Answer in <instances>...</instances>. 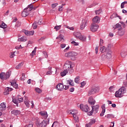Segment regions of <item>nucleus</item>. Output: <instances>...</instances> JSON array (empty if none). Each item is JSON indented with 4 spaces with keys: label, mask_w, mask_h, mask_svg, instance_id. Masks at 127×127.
Listing matches in <instances>:
<instances>
[{
    "label": "nucleus",
    "mask_w": 127,
    "mask_h": 127,
    "mask_svg": "<svg viewBox=\"0 0 127 127\" xmlns=\"http://www.w3.org/2000/svg\"><path fill=\"white\" fill-rule=\"evenodd\" d=\"M63 69H64V71L61 72V76H62V77L66 76L68 72H69L70 74H72L73 72H74V69L72 67V65H71V64H69V62H66L63 66Z\"/></svg>",
    "instance_id": "obj_1"
},
{
    "label": "nucleus",
    "mask_w": 127,
    "mask_h": 127,
    "mask_svg": "<svg viewBox=\"0 0 127 127\" xmlns=\"http://www.w3.org/2000/svg\"><path fill=\"white\" fill-rule=\"evenodd\" d=\"M32 9H35V8L33 7V5L31 3L28 5V6L24 9L23 11L22 12V16L23 17H26V16L29 15V13Z\"/></svg>",
    "instance_id": "obj_2"
},
{
    "label": "nucleus",
    "mask_w": 127,
    "mask_h": 127,
    "mask_svg": "<svg viewBox=\"0 0 127 127\" xmlns=\"http://www.w3.org/2000/svg\"><path fill=\"white\" fill-rule=\"evenodd\" d=\"M126 92L127 88L125 87H122L115 92V97L116 98H122L124 96V94H125Z\"/></svg>",
    "instance_id": "obj_3"
},
{
    "label": "nucleus",
    "mask_w": 127,
    "mask_h": 127,
    "mask_svg": "<svg viewBox=\"0 0 127 127\" xmlns=\"http://www.w3.org/2000/svg\"><path fill=\"white\" fill-rule=\"evenodd\" d=\"M77 55H78V53L75 52H69L64 54L65 57L70 58L73 61L76 60Z\"/></svg>",
    "instance_id": "obj_4"
},
{
    "label": "nucleus",
    "mask_w": 127,
    "mask_h": 127,
    "mask_svg": "<svg viewBox=\"0 0 127 127\" xmlns=\"http://www.w3.org/2000/svg\"><path fill=\"white\" fill-rule=\"evenodd\" d=\"M10 77V73L9 72H1L0 73V79L4 81V80H7Z\"/></svg>",
    "instance_id": "obj_5"
},
{
    "label": "nucleus",
    "mask_w": 127,
    "mask_h": 127,
    "mask_svg": "<svg viewBox=\"0 0 127 127\" xmlns=\"http://www.w3.org/2000/svg\"><path fill=\"white\" fill-rule=\"evenodd\" d=\"M100 91V88L98 87L93 86L90 88L88 91V96H91V95H94L96 93Z\"/></svg>",
    "instance_id": "obj_6"
},
{
    "label": "nucleus",
    "mask_w": 127,
    "mask_h": 127,
    "mask_svg": "<svg viewBox=\"0 0 127 127\" xmlns=\"http://www.w3.org/2000/svg\"><path fill=\"white\" fill-rule=\"evenodd\" d=\"M100 106L99 105L92 106V110L88 113L89 116H93V114H97L98 111H99V108Z\"/></svg>",
    "instance_id": "obj_7"
},
{
    "label": "nucleus",
    "mask_w": 127,
    "mask_h": 127,
    "mask_svg": "<svg viewBox=\"0 0 127 127\" xmlns=\"http://www.w3.org/2000/svg\"><path fill=\"white\" fill-rule=\"evenodd\" d=\"M65 87L64 88V84H62V83H59L57 86V90H58V91H63V90H68V89H69V86L68 85H64Z\"/></svg>",
    "instance_id": "obj_8"
},
{
    "label": "nucleus",
    "mask_w": 127,
    "mask_h": 127,
    "mask_svg": "<svg viewBox=\"0 0 127 127\" xmlns=\"http://www.w3.org/2000/svg\"><path fill=\"white\" fill-rule=\"evenodd\" d=\"M88 22H89V20L88 19H85L82 20L80 26V29L83 30L87 25H88Z\"/></svg>",
    "instance_id": "obj_9"
},
{
    "label": "nucleus",
    "mask_w": 127,
    "mask_h": 127,
    "mask_svg": "<svg viewBox=\"0 0 127 127\" xmlns=\"http://www.w3.org/2000/svg\"><path fill=\"white\" fill-rule=\"evenodd\" d=\"M80 108L81 111L86 112V113H90V108L88 105H83V104L80 105Z\"/></svg>",
    "instance_id": "obj_10"
},
{
    "label": "nucleus",
    "mask_w": 127,
    "mask_h": 127,
    "mask_svg": "<svg viewBox=\"0 0 127 127\" xmlns=\"http://www.w3.org/2000/svg\"><path fill=\"white\" fill-rule=\"evenodd\" d=\"M49 119L43 121L39 124L40 127H46V126L49 125Z\"/></svg>",
    "instance_id": "obj_11"
},
{
    "label": "nucleus",
    "mask_w": 127,
    "mask_h": 127,
    "mask_svg": "<svg viewBox=\"0 0 127 127\" xmlns=\"http://www.w3.org/2000/svg\"><path fill=\"white\" fill-rule=\"evenodd\" d=\"M99 29V25L96 23H93L91 24V26L90 27V30L92 32H96L97 30Z\"/></svg>",
    "instance_id": "obj_12"
},
{
    "label": "nucleus",
    "mask_w": 127,
    "mask_h": 127,
    "mask_svg": "<svg viewBox=\"0 0 127 127\" xmlns=\"http://www.w3.org/2000/svg\"><path fill=\"white\" fill-rule=\"evenodd\" d=\"M23 32L24 33V34H25V35H27V36H30L31 35H33V34H34V31H27L26 30H24L23 31Z\"/></svg>",
    "instance_id": "obj_13"
},
{
    "label": "nucleus",
    "mask_w": 127,
    "mask_h": 127,
    "mask_svg": "<svg viewBox=\"0 0 127 127\" xmlns=\"http://www.w3.org/2000/svg\"><path fill=\"white\" fill-rule=\"evenodd\" d=\"M88 103L90 105H95L96 104V100L93 99V97H90L88 99Z\"/></svg>",
    "instance_id": "obj_14"
},
{
    "label": "nucleus",
    "mask_w": 127,
    "mask_h": 127,
    "mask_svg": "<svg viewBox=\"0 0 127 127\" xmlns=\"http://www.w3.org/2000/svg\"><path fill=\"white\" fill-rule=\"evenodd\" d=\"M40 115L42 116L45 120L47 118H48V115H47V112H39Z\"/></svg>",
    "instance_id": "obj_15"
},
{
    "label": "nucleus",
    "mask_w": 127,
    "mask_h": 127,
    "mask_svg": "<svg viewBox=\"0 0 127 127\" xmlns=\"http://www.w3.org/2000/svg\"><path fill=\"white\" fill-rule=\"evenodd\" d=\"M125 34V30H123V28H121L118 29V35L119 36H123Z\"/></svg>",
    "instance_id": "obj_16"
},
{
    "label": "nucleus",
    "mask_w": 127,
    "mask_h": 127,
    "mask_svg": "<svg viewBox=\"0 0 127 127\" xmlns=\"http://www.w3.org/2000/svg\"><path fill=\"white\" fill-rule=\"evenodd\" d=\"M6 109V106L4 103H2L0 104V111H5Z\"/></svg>",
    "instance_id": "obj_17"
},
{
    "label": "nucleus",
    "mask_w": 127,
    "mask_h": 127,
    "mask_svg": "<svg viewBox=\"0 0 127 127\" xmlns=\"http://www.w3.org/2000/svg\"><path fill=\"white\" fill-rule=\"evenodd\" d=\"M92 20L95 23H99V22H100V17H99L98 16H96L93 18Z\"/></svg>",
    "instance_id": "obj_18"
},
{
    "label": "nucleus",
    "mask_w": 127,
    "mask_h": 127,
    "mask_svg": "<svg viewBox=\"0 0 127 127\" xmlns=\"http://www.w3.org/2000/svg\"><path fill=\"white\" fill-rule=\"evenodd\" d=\"M80 40H81L83 42H86L87 41V37L85 35H81L79 39Z\"/></svg>",
    "instance_id": "obj_19"
},
{
    "label": "nucleus",
    "mask_w": 127,
    "mask_h": 127,
    "mask_svg": "<svg viewBox=\"0 0 127 127\" xmlns=\"http://www.w3.org/2000/svg\"><path fill=\"white\" fill-rule=\"evenodd\" d=\"M75 37H76V38H78V39H80V37L81 36L82 34H81V33L80 32H76L73 33Z\"/></svg>",
    "instance_id": "obj_20"
},
{
    "label": "nucleus",
    "mask_w": 127,
    "mask_h": 127,
    "mask_svg": "<svg viewBox=\"0 0 127 127\" xmlns=\"http://www.w3.org/2000/svg\"><path fill=\"white\" fill-rule=\"evenodd\" d=\"M11 113L15 116H17V115H20V111L19 110H13L11 112Z\"/></svg>",
    "instance_id": "obj_21"
},
{
    "label": "nucleus",
    "mask_w": 127,
    "mask_h": 127,
    "mask_svg": "<svg viewBox=\"0 0 127 127\" xmlns=\"http://www.w3.org/2000/svg\"><path fill=\"white\" fill-rule=\"evenodd\" d=\"M11 85L13 88H15V89H17V87H18V85L16 84V82L15 81L11 82Z\"/></svg>",
    "instance_id": "obj_22"
},
{
    "label": "nucleus",
    "mask_w": 127,
    "mask_h": 127,
    "mask_svg": "<svg viewBox=\"0 0 127 127\" xmlns=\"http://www.w3.org/2000/svg\"><path fill=\"white\" fill-rule=\"evenodd\" d=\"M77 114H78V111L77 110H70L69 111V115H72L73 116H75L76 115H77Z\"/></svg>",
    "instance_id": "obj_23"
},
{
    "label": "nucleus",
    "mask_w": 127,
    "mask_h": 127,
    "mask_svg": "<svg viewBox=\"0 0 127 127\" xmlns=\"http://www.w3.org/2000/svg\"><path fill=\"white\" fill-rule=\"evenodd\" d=\"M26 37L23 36L20 38H18V41H22V42H25L26 41Z\"/></svg>",
    "instance_id": "obj_24"
},
{
    "label": "nucleus",
    "mask_w": 127,
    "mask_h": 127,
    "mask_svg": "<svg viewBox=\"0 0 127 127\" xmlns=\"http://www.w3.org/2000/svg\"><path fill=\"white\" fill-rule=\"evenodd\" d=\"M121 57L123 58H125L127 56V51H123L121 53Z\"/></svg>",
    "instance_id": "obj_25"
},
{
    "label": "nucleus",
    "mask_w": 127,
    "mask_h": 127,
    "mask_svg": "<svg viewBox=\"0 0 127 127\" xmlns=\"http://www.w3.org/2000/svg\"><path fill=\"white\" fill-rule=\"evenodd\" d=\"M105 117L107 119H114V118H115V116L113 114H108L106 115Z\"/></svg>",
    "instance_id": "obj_26"
},
{
    "label": "nucleus",
    "mask_w": 127,
    "mask_h": 127,
    "mask_svg": "<svg viewBox=\"0 0 127 127\" xmlns=\"http://www.w3.org/2000/svg\"><path fill=\"white\" fill-rule=\"evenodd\" d=\"M67 83L69 84L70 86H74V82H73V80L71 79L67 80Z\"/></svg>",
    "instance_id": "obj_27"
},
{
    "label": "nucleus",
    "mask_w": 127,
    "mask_h": 127,
    "mask_svg": "<svg viewBox=\"0 0 127 127\" xmlns=\"http://www.w3.org/2000/svg\"><path fill=\"white\" fill-rule=\"evenodd\" d=\"M105 58L106 59H111L112 58V55L110 53H108L106 55H105Z\"/></svg>",
    "instance_id": "obj_28"
},
{
    "label": "nucleus",
    "mask_w": 127,
    "mask_h": 127,
    "mask_svg": "<svg viewBox=\"0 0 127 127\" xmlns=\"http://www.w3.org/2000/svg\"><path fill=\"white\" fill-rule=\"evenodd\" d=\"M100 50L102 53H105L107 51V48L105 46H103L100 48Z\"/></svg>",
    "instance_id": "obj_29"
},
{
    "label": "nucleus",
    "mask_w": 127,
    "mask_h": 127,
    "mask_svg": "<svg viewBox=\"0 0 127 127\" xmlns=\"http://www.w3.org/2000/svg\"><path fill=\"white\" fill-rule=\"evenodd\" d=\"M0 28H6L7 27V25L5 24V23L2 22L1 24L0 25Z\"/></svg>",
    "instance_id": "obj_30"
},
{
    "label": "nucleus",
    "mask_w": 127,
    "mask_h": 127,
    "mask_svg": "<svg viewBox=\"0 0 127 127\" xmlns=\"http://www.w3.org/2000/svg\"><path fill=\"white\" fill-rule=\"evenodd\" d=\"M56 39H59L60 41H64V38H63V37H62V35H60L59 36H58L56 38Z\"/></svg>",
    "instance_id": "obj_31"
},
{
    "label": "nucleus",
    "mask_w": 127,
    "mask_h": 127,
    "mask_svg": "<svg viewBox=\"0 0 127 127\" xmlns=\"http://www.w3.org/2000/svg\"><path fill=\"white\" fill-rule=\"evenodd\" d=\"M32 27L33 29H36V28H37V22L35 21V22L32 24Z\"/></svg>",
    "instance_id": "obj_32"
},
{
    "label": "nucleus",
    "mask_w": 127,
    "mask_h": 127,
    "mask_svg": "<svg viewBox=\"0 0 127 127\" xmlns=\"http://www.w3.org/2000/svg\"><path fill=\"white\" fill-rule=\"evenodd\" d=\"M22 65H23V64H22V63H20V64H19L15 67V68L17 69H20V68H21V66H22Z\"/></svg>",
    "instance_id": "obj_33"
},
{
    "label": "nucleus",
    "mask_w": 127,
    "mask_h": 127,
    "mask_svg": "<svg viewBox=\"0 0 127 127\" xmlns=\"http://www.w3.org/2000/svg\"><path fill=\"white\" fill-rule=\"evenodd\" d=\"M79 81H80V77L77 76L74 79V82L76 84H79Z\"/></svg>",
    "instance_id": "obj_34"
},
{
    "label": "nucleus",
    "mask_w": 127,
    "mask_h": 127,
    "mask_svg": "<svg viewBox=\"0 0 127 127\" xmlns=\"http://www.w3.org/2000/svg\"><path fill=\"white\" fill-rule=\"evenodd\" d=\"M35 53H36V47L34 48V49L32 52V54L30 55L32 57L35 55Z\"/></svg>",
    "instance_id": "obj_35"
},
{
    "label": "nucleus",
    "mask_w": 127,
    "mask_h": 127,
    "mask_svg": "<svg viewBox=\"0 0 127 127\" xmlns=\"http://www.w3.org/2000/svg\"><path fill=\"white\" fill-rule=\"evenodd\" d=\"M95 123H96V119H92L90 120V122L89 123L92 125H94Z\"/></svg>",
    "instance_id": "obj_36"
},
{
    "label": "nucleus",
    "mask_w": 127,
    "mask_h": 127,
    "mask_svg": "<svg viewBox=\"0 0 127 127\" xmlns=\"http://www.w3.org/2000/svg\"><path fill=\"white\" fill-rule=\"evenodd\" d=\"M21 25V23H20V22H17L15 25V27L16 28H17L19 27Z\"/></svg>",
    "instance_id": "obj_37"
},
{
    "label": "nucleus",
    "mask_w": 127,
    "mask_h": 127,
    "mask_svg": "<svg viewBox=\"0 0 127 127\" xmlns=\"http://www.w3.org/2000/svg\"><path fill=\"white\" fill-rule=\"evenodd\" d=\"M73 117L75 122H79V118H78V116H77V115H73Z\"/></svg>",
    "instance_id": "obj_38"
},
{
    "label": "nucleus",
    "mask_w": 127,
    "mask_h": 127,
    "mask_svg": "<svg viewBox=\"0 0 127 127\" xmlns=\"http://www.w3.org/2000/svg\"><path fill=\"white\" fill-rule=\"evenodd\" d=\"M62 25L56 26L54 28L56 29V31H58L61 28Z\"/></svg>",
    "instance_id": "obj_39"
},
{
    "label": "nucleus",
    "mask_w": 127,
    "mask_h": 127,
    "mask_svg": "<svg viewBox=\"0 0 127 127\" xmlns=\"http://www.w3.org/2000/svg\"><path fill=\"white\" fill-rule=\"evenodd\" d=\"M102 12V9H99L95 11L96 14H100Z\"/></svg>",
    "instance_id": "obj_40"
},
{
    "label": "nucleus",
    "mask_w": 127,
    "mask_h": 127,
    "mask_svg": "<svg viewBox=\"0 0 127 127\" xmlns=\"http://www.w3.org/2000/svg\"><path fill=\"white\" fill-rule=\"evenodd\" d=\"M9 94V92L8 91L7 88H6L4 92V95H8Z\"/></svg>",
    "instance_id": "obj_41"
},
{
    "label": "nucleus",
    "mask_w": 127,
    "mask_h": 127,
    "mask_svg": "<svg viewBox=\"0 0 127 127\" xmlns=\"http://www.w3.org/2000/svg\"><path fill=\"white\" fill-rule=\"evenodd\" d=\"M15 52H13L11 53V55H10V58H13V57L15 56Z\"/></svg>",
    "instance_id": "obj_42"
},
{
    "label": "nucleus",
    "mask_w": 127,
    "mask_h": 127,
    "mask_svg": "<svg viewBox=\"0 0 127 127\" xmlns=\"http://www.w3.org/2000/svg\"><path fill=\"white\" fill-rule=\"evenodd\" d=\"M105 113H106V110H103L102 112L100 113V117H104Z\"/></svg>",
    "instance_id": "obj_43"
},
{
    "label": "nucleus",
    "mask_w": 127,
    "mask_h": 127,
    "mask_svg": "<svg viewBox=\"0 0 127 127\" xmlns=\"http://www.w3.org/2000/svg\"><path fill=\"white\" fill-rule=\"evenodd\" d=\"M35 91L36 92H37V93H39L42 92V91L41 89H40L39 88H37V87L35 88Z\"/></svg>",
    "instance_id": "obj_44"
},
{
    "label": "nucleus",
    "mask_w": 127,
    "mask_h": 127,
    "mask_svg": "<svg viewBox=\"0 0 127 127\" xmlns=\"http://www.w3.org/2000/svg\"><path fill=\"white\" fill-rule=\"evenodd\" d=\"M25 74H24V73H22V77L20 78V80H22V81L25 80Z\"/></svg>",
    "instance_id": "obj_45"
},
{
    "label": "nucleus",
    "mask_w": 127,
    "mask_h": 127,
    "mask_svg": "<svg viewBox=\"0 0 127 127\" xmlns=\"http://www.w3.org/2000/svg\"><path fill=\"white\" fill-rule=\"evenodd\" d=\"M57 5H58V3H53L52 4V8H55V7H56V6H57Z\"/></svg>",
    "instance_id": "obj_46"
},
{
    "label": "nucleus",
    "mask_w": 127,
    "mask_h": 127,
    "mask_svg": "<svg viewBox=\"0 0 127 127\" xmlns=\"http://www.w3.org/2000/svg\"><path fill=\"white\" fill-rule=\"evenodd\" d=\"M106 59H107V58H106V55H102L101 56V60L104 61L105 60H106Z\"/></svg>",
    "instance_id": "obj_47"
},
{
    "label": "nucleus",
    "mask_w": 127,
    "mask_h": 127,
    "mask_svg": "<svg viewBox=\"0 0 127 127\" xmlns=\"http://www.w3.org/2000/svg\"><path fill=\"white\" fill-rule=\"evenodd\" d=\"M121 27H122V25L121 24L118 23L116 25L115 28H121Z\"/></svg>",
    "instance_id": "obj_48"
},
{
    "label": "nucleus",
    "mask_w": 127,
    "mask_h": 127,
    "mask_svg": "<svg viewBox=\"0 0 127 127\" xmlns=\"http://www.w3.org/2000/svg\"><path fill=\"white\" fill-rule=\"evenodd\" d=\"M43 55L45 56V58H47V57H48V55L47 54V53L45 51H44L43 52Z\"/></svg>",
    "instance_id": "obj_49"
},
{
    "label": "nucleus",
    "mask_w": 127,
    "mask_h": 127,
    "mask_svg": "<svg viewBox=\"0 0 127 127\" xmlns=\"http://www.w3.org/2000/svg\"><path fill=\"white\" fill-rule=\"evenodd\" d=\"M62 10H63V5L59 6V11H62Z\"/></svg>",
    "instance_id": "obj_50"
},
{
    "label": "nucleus",
    "mask_w": 127,
    "mask_h": 127,
    "mask_svg": "<svg viewBox=\"0 0 127 127\" xmlns=\"http://www.w3.org/2000/svg\"><path fill=\"white\" fill-rule=\"evenodd\" d=\"M71 44H73V45H75V46L79 45V43H78L75 41L71 42Z\"/></svg>",
    "instance_id": "obj_51"
},
{
    "label": "nucleus",
    "mask_w": 127,
    "mask_h": 127,
    "mask_svg": "<svg viewBox=\"0 0 127 127\" xmlns=\"http://www.w3.org/2000/svg\"><path fill=\"white\" fill-rule=\"evenodd\" d=\"M24 103H25V105H26V106L27 108H29V102L25 101Z\"/></svg>",
    "instance_id": "obj_52"
},
{
    "label": "nucleus",
    "mask_w": 127,
    "mask_h": 127,
    "mask_svg": "<svg viewBox=\"0 0 127 127\" xmlns=\"http://www.w3.org/2000/svg\"><path fill=\"white\" fill-rule=\"evenodd\" d=\"M38 24H39V25H41V24H43V23L42 22V19H40L38 22Z\"/></svg>",
    "instance_id": "obj_53"
},
{
    "label": "nucleus",
    "mask_w": 127,
    "mask_h": 127,
    "mask_svg": "<svg viewBox=\"0 0 127 127\" xmlns=\"http://www.w3.org/2000/svg\"><path fill=\"white\" fill-rule=\"evenodd\" d=\"M66 28L70 29V30H74V27H69V26H66Z\"/></svg>",
    "instance_id": "obj_54"
},
{
    "label": "nucleus",
    "mask_w": 127,
    "mask_h": 127,
    "mask_svg": "<svg viewBox=\"0 0 127 127\" xmlns=\"http://www.w3.org/2000/svg\"><path fill=\"white\" fill-rule=\"evenodd\" d=\"M80 85H81L80 87H83L86 85V82L85 81H83L82 82H81Z\"/></svg>",
    "instance_id": "obj_55"
},
{
    "label": "nucleus",
    "mask_w": 127,
    "mask_h": 127,
    "mask_svg": "<svg viewBox=\"0 0 127 127\" xmlns=\"http://www.w3.org/2000/svg\"><path fill=\"white\" fill-rule=\"evenodd\" d=\"M74 90L75 88H74V87H71L69 89V92H71V93L74 92Z\"/></svg>",
    "instance_id": "obj_56"
},
{
    "label": "nucleus",
    "mask_w": 127,
    "mask_h": 127,
    "mask_svg": "<svg viewBox=\"0 0 127 127\" xmlns=\"http://www.w3.org/2000/svg\"><path fill=\"white\" fill-rule=\"evenodd\" d=\"M18 101L19 103H21L23 102V98L21 97V98H18Z\"/></svg>",
    "instance_id": "obj_57"
},
{
    "label": "nucleus",
    "mask_w": 127,
    "mask_h": 127,
    "mask_svg": "<svg viewBox=\"0 0 127 127\" xmlns=\"http://www.w3.org/2000/svg\"><path fill=\"white\" fill-rule=\"evenodd\" d=\"M61 48H65L66 47V44H62L61 45Z\"/></svg>",
    "instance_id": "obj_58"
},
{
    "label": "nucleus",
    "mask_w": 127,
    "mask_h": 127,
    "mask_svg": "<svg viewBox=\"0 0 127 127\" xmlns=\"http://www.w3.org/2000/svg\"><path fill=\"white\" fill-rule=\"evenodd\" d=\"M99 51V47H96L95 48V53L96 54H98V52Z\"/></svg>",
    "instance_id": "obj_59"
},
{
    "label": "nucleus",
    "mask_w": 127,
    "mask_h": 127,
    "mask_svg": "<svg viewBox=\"0 0 127 127\" xmlns=\"http://www.w3.org/2000/svg\"><path fill=\"white\" fill-rule=\"evenodd\" d=\"M47 75H51L52 74V71L49 70L47 72Z\"/></svg>",
    "instance_id": "obj_60"
},
{
    "label": "nucleus",
    "mask_w": 127,
    "mask_h": 127,
    "mask_svg": "<svg viewBox=\"0 0 127 127\" xmlns=\"http://www.w3.org/2000/svg\"><path fill=\"white\" fill-rule=\"evenodd\" d=\"M104 44V40H103V39H100V45L102 46V44Z\"/></svg>",
    "instance_id": "obj_61"
},
{
    "label": "nucleus",
    "mask_w": 127,
    "mask_h": 127,
    "mask_svg": "<svg viewBox=\"0 0 127 127\" xmlns=\"http://www.w3.org/2000/svg\"><path fill=\"white\" fill-rule=\"evenodd\" d=\"M121 8H124V7H125V4L124 3V2H123L121 3Z\"/></svg>",
    "instance_id": "obj_62"
},
{
    "label": "nucleus",
    "mask_w": 127,
    "mask_h": 127,
    "mask_svg": "<svg viewBox=\"0 0 127 127\" xmlns=\"http://www.w3.org/2000/svg\"><path fill=\"white\" fill-rule=\"evenodd\" d=\"M6 88L8 92H11V91L12 90V88L10 87H6Z\"/></svg>",
    "instance_id": "obj_63"
},
{
    "label": "nucleus",
    "mask_w": 127,
    "mask_h": 127,
    "mask_svg": "<svg viewBox=\"0 0 127 127\" xmlns=\"http://www.w3.org/2000/svg\"><path fill=\"white\" fill-rule=\"evenodd\" d=\"M92 125L90 124L89 123L86 124L85 127H91Z\"/></svg>",
    "instance_id": "obj_64"
}]
</instances>
